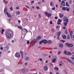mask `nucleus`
Instances as JSON below:
<instances>
[{
  "instance_id": "obj_1",
  "label": "nucleus",
  "mask_w": 74,
  "mask_h": 74,
  "mask_svg": "<svg viewBox=\"0 0 74 74\" xmlns=\"http://www.w3.org/2000/svg\"><path fill=\"white\" fill-rule=\"evenodd\" d=\"M40 39H41V36H38L36 38V39H34L33 40H32V41H34V42H37V41H39Z\"/></svg>"
},
{
  "instance_id": "obj_2",
  "label": "nucleus",
  "mask_w": 74,
  "mask_h": 74,
  "mask_svg": "<svg viewBox=\"0 0 74 74\" xmlns=\"http://www.w3.org/2000/svg\"><path fill=\"white\" fill-rule=\"evenodd\" d=\"M45 15H46L47 17H51L52 16V14L51 13H48V12H46L45 13Z\"/></svg>"
},
{
  "instance_id": "obj_3",
  "label": "nucleus",
  "mask_w": 74,
  "mask_h": 74,
  "mask_svg": "<svg viewBox=\"0 0 74 74\" xmlns=\"http://www.w3.org/2000/svg\"><path fill=\"white\" fill-rule=\"evenodd\" d=\"M6 37L7 38H10L11 37V35L10 34L8 33L6 34Z\"/></svg>"
},
{
  "instance_id": "obj_4",
  "label": "nucleus",
  "mask_w": 74,
  "mask_h": 74,
  "mask_svg": "<svg viewBox=\"0 0 74 74\" xmlns=\"http://www.w3.org/2000/svg\"><path fill=\"white\" fill-rule=\"evenodd\" d=\"M64 21L65 22V21H66V22H69V19L67 18V17H65L64 18Z\"/></svg>"
},
{
  "instance_id": "obj_5",
  "label": "nucleus",
  "mask_w": 74,
  "mask_h": 74,
  "mask_svg": "<svg viewBox=\"0 0 74 74\" xmlns=\"http://www.w3.org/2000/svg\"><path fill=\"white\" fill-rule=\"evenodd\" d=\"M42 41L44 44H47L48 43V40H42Z\"/></svg>"
},
{
  "instance_id": "obj_6",
  "label": "nucleus",
  "mask_w": 74,
  "mask_h": 74,
  "mask_svg": "<svg viewBox=\"0 0 74 74\" xmlns=\"http://www.w3.org/2000/svg\"><path fill=\"white\" fill-rule=\"evenodd\" d=\"M60 5H63V6H65V2L64 1H62L61 2V4Z\"/></svg>"
},
{
  "instance_id": "obj_7",
  "label": "nucleus",
  "mask_w": 74,
  "mask_h": 74,
  "mask_svg": "<svg viewBox=\"0 0 74 74\" xmlns=\"http://www.w3.org/2000/svg\"><path fill=\"white\" fill-rule=\"evenodd\" d=\"M6 14L8 17H9V18H12V16H11V15H10V14H8V12H7Z\"/></svg>"
},
{
  "instance_id": "obj_8",
  "label": "nucleus",
  "mask_w": 74,
  "mask_h": 74,
  "mask_svg": "<svg viewBox=\"0 0 74 74\" xmlns=\"http://www.w3.org/2000/svg\"><path fill=\"white\" fill-rule=\"evenodd\" d=\"M15 56H16V57L18 58H19L20 57V54L18 53H16L15 54Z\"/></svg>"
},
{
  "instance_id": "obj_9",
  "label": "nucleus",
  "mask_w": 74,
  "mask_h": 74,
  "mask_svg": "<svg viewBox=\"0 0 74 74\" xmlns=\"http://www.w3.org/2000/svg\"><path fill=\"white\" fill-rule=\"evenodd\" d=\"M56 59L55 58H54V59H53L52 61V63H55L56 62Z\"/></svg>"
},
{
  "instance_id": "obj_10",
  "label": "nucleus",
  "mask_w": 74,
  "mask_h": 74,
  "mask_svg": "<svg viewBox=\"0 0 74 74\" xmlns=\"http://www.w3.org/2000/svg\"><path fill=\"white\" fill-rule=\"evenodd\" d=\"M25 60H30V57L29 56H27L25 58Z\"/></svg>"
},
{
  "instance_id": "obj_11",
  "label": "nucleus",
  "mask_w": 74,
  "mask_h": 74,
  "mask_svg": "<svg viewBox=\"0 0 74 74\" xmlns=\"http://www.w3.org/2000/svg\"><path fill=\"white\" fill-rule=\"evenodd\" d=\"M50 5L51 7H53V2L51 1L50 2Z\"/></svg>"
},
{
  "instance_id": "obj_12",
  "label": "nucleus",
  "mask_w": 74,
  "mask_h": 74,
  "mask_svg": "<svg viewBox=\"0 0 74 74\" xmlns=\"http://www.w3.org/2000/svg\"><path fill=\"white\" fill-rule=\"evenodd\" d=\"M44 70L45 71L46 70H48V68H47V66H45L44 68Z\"/></svg>"
},
{
  "instance_id": "obj_13",
  "label": "nucleus",
  "mask_w": 74,
  "mask_h": 74,
  "mask_svg": "<svg viewBox=\"0 0 74 74\" xmlns=\"http://www.w3.org/2000/svg\"><path fill=\"white\" fill-rule=\"evenodd\" d=\"M52 43V42L51 40H49L48 41V44H51Z\"/></svg>"
},
{
  "instance_id": "obj_14",
  "label": "nucleus",
  "mask_w": 74,
  "mask_h": 74,
  "mask_svg": "<svg viewBox=\"0 0 74 74\" xmlns=\"http://www.w3.org/2000/svg\"><path fill=\"white\" fill-rule=\"evenodd\" d=\"M21 71L22 73H23V74H24L25 73V69H24V68H23L21 70Z\"/></svg>"
},
{
  "instance_id": "obj_15",
  "label": "nucleus",
  "mask_w": 74,
  "mask_h": 74,
  "mask_svg": "<svg viewBox=\"0 0 74 74\" xmlns=\"http://www.w3.org/2000/svg\"><path fill=\"white\" fill-rule=\"evenodd\" d=\"M73 31H71V32L70 33V36L71 37H73Z\"/></svg>"
},
{
  "instance_id": "obj_16",
  "label": "nucleus",
  "mask_w": 74,
  "mask_h": 74,
  "mask_svg": "<svg viewBox=\"0 0 74 74\" xmlns=\"http://www.w3.org/2000/svg\"><path fill=\"white\" fill-rule=\"evenodd\" d=\"M66 10L67 11H70V8L66 7Z\"/></svg>"
},
{
  "instance_id": "obj_17",
  "label": "nucleus",
  "mask_w": 74,
  "mask_h": 74,
  "mask_svg": "<svg viewBox=\"0 0 74 74\" xmlns=\"http://www.w3.org/2000/svg\"><path fill=\"white\" fill-rule=\"evenodd\" d=\"M60 18H63L64 15L63 14H61L59 15Z\"/></svg>"
},
{
  "instance_id": "obj_18",
  "label": "nucleus",
  "mask_w": 74,
  "mask_h": 74,
  "mask_svg": "<svg viewBox=\"0 0 74 74\" xmlns=\"http://www.w3.org/2000/svg\"><path fill=\"white\" fill-rule=\"evenodd\" d=\"M17 27L18 28H19V29H20V30H22V26H18Z\"/></svg>"
},
{
  "instance_id": "obj_19",
  "label": "nucleus",
  "mask_w": 74,
  "mask_h": 74,
  "mask_svg": "<svg viewBox=\"0 0 74 74\" xmlns=\"http://www.w3.org/2000/svg\"><path fill=\"white\" fill-rule=\"evenodd\" d=\"M63 47V45L62 43H61L60 45V48H62Z\"/></svg>"
},
{
  "instance_id": "obj_20",
  "label": "nucleus",
  "mask_w": 74,
  "mask_h": 74,
  "mask_svg": "<svg viewBox=\"0 0 74 74\" xmlns=\"http://www.w3.org/2000/svg\"><path fill=\"white\" fill-rule=\"evenodd\" d=\"M62 10L64 11H66V8L65 7H63L62 8Z\"/></svg>"
},
{
  "instance_id": "obj_21",
  "label": "nucleus",
  "mask_w": 74,
  "mask_h": 74,
  "mask_svg": "<svg viewBox=\"0 0 74 74\" xmlns=\"http://www.w3.org/2000/svg\"><path fill=\"white\" fill-rule=\"evenodd\" d=\"M66 60H67L69 62H70V63H71V61L70 60V59H69L68 58H66Z\"/></svg>"
},
{
  "instance_id": "obj_22",
  "label": "nucleus",
  "mask_w": 74,
  "mask_h": 74,
  "mask_svg": "<svg viewBox=\"0 0 74 74\" xmlns=\"http://www.w3.org/2000/svg\"><path fill=\"white\" fill-rule=\"evenodd\" d=\"M62 37L64 39H66V35H64Z\"/></svg>"
},
{
  "instance_id": "obj_23",
  "label": "nucleus",
  "mask_w": 74,
  "mask_h": 74,
  "mask_svg": "<svg viewBox=\"0 0 74 74\" xmlns=\"http://www.w3.org/2000/svg\"><path fill=\"white\" fill-rule=\"evenodd\" d=\"M61 34V32H59L58 34V36H60V35Z\"/></svg>"
},
{
  "instance_id": "obj_24",
  "label": "nucleus",
  "mask_w": 74,
  "mask_h": 74,
  "mask_svg": "<svg viewBox=\"0 0 74 74\" xmlns=\"http://www.w3.org/2000/svg\"><path fill=\"white\" fill-rule=\"evenodd\" d=\"M51 31L52 32H55V29L54 28H53L51 29Z\"/></svg>"
},
{
  "instance_id": "obj_25",
  "label": "nucleus",
  "mask_w": 74,
  "mask_h": 74,
  "mask_svg": "<svg viewBox=\"0 0 74 74\" xmlns=\"http://www.w3.org/2000/svg\"><path fill=\"white\" fill-rule=\"evenodd\" d=\"M67 51H65L64 52V54H65V55H68V54H67Z\"/></svg>"
},
{
  "instance_id": "obj_26",
  "label": "nucleus",
  "mask_w": 74,
  "mask_h": 74,
  "mask_svg": "<svg viewBox=\"0 0 74 74\" xmlns=\"http://www.w3.org/2000/svg\"><path fill=\"white\" fill-rule=\"evenodd\" d=\"M7 11V9L6 8H5L4 10V12H6Z\"/></svg>"
},
{
  "instance_id": "obj_27",
  "label": "nucleus",
  "mask_w": 74,
  "mask_h": 74,
  "mask_svg": "<svg viewBox=\"0 0 74 74\" xmlns=\"http://www.w3.org/2000/svg\"><path fill=\"white\" fill-rule=\"evenodd\" d=\"M5 46H6V47H5V49H8V47L7 45H5Z\"/></svg>"
},
{
  "instance_id": "obj_28",
  "label": "nucleus",
  "mask_w": 74,
  "mask_h": 74,
  "mask_svg": "<svg viewBox=\"0 0 74 74\" xmlns=\"http://www.w3.org/2000/svg\"><path fill=\"white\" fill-rule=\"evenodd\" d=\"M69 47H73V45H72L71 44H70Z\"/></svg>"
},
{
  "instance_id": "obj_29",
  "label": "nucleus",
  "mask_w": 74,
  "mask_h": 74,
  "mask_svg": "<svg viewBox=\"0 0 74 74\" xmlns=\"http://www.w3.org/2000/svg\"><path fill=\"white\" fill-rule=\"evenodd\" d=\"M67 40H69L70 39V34H68V36H67Z\"/></svg>"
},
{
  "instance_id": "obj_30",
  "label": "nucleus",
  "mask_w": 74,
  "mask_h": 74,
  "mask_svg": "<svg viewBox=\"0 0 74 74\" xmlns=\"http://www.w3.org/2000/svg\"><path fill=\"white\" fill-rule=\"evenodd\" d=\"M66 5L67 7H69V4L67 2L66 3Z\"/></svg>"
},
{
  "instance_id": "obj_31",
  "label": "nucleus",
  "mask_w": 74,
  "mask_h": 74,
  "mask_svg": "<svg viewBox=\"0 0 74 74\" xmlns=\"http://www.w3.org/2000/svg\"><path fill=\"white\" fill-rule=\"evenodd\" d=\"M70 45V44L69 43H66V46H67V47H69Z\"/></svg>"
},
{
  "instance_id": "obj_32",
  "label": "nucleus",
  "mask_w": 74,
  "mask_h": 74,
  "mask_svg": "<svg viewBox=\"0 0 74 74\" xmlns=\"http://www.w3.org/2000/svg\"><path fill=\"white\" fill-rule=\"evenodd\" d=\"M64 26H66L67 25V22H65L64 23Z\"/></svg>"
},
{
  "instance_id": "obj_33",
  "label": "nucleus",
  "mask_w": 74,
  "mask_h": 74,
  "mask_svg": "<svg viewBox=\"0 0 74 74\" xmlns=\"http://www.w3.org/2000/svg\"><path fill=\"white\" fill-rule=\"evenodd\" d=\"M67 53L68 55H71V53L69 52H68Z\"/></svg>"
},
{
  "instance_id": "obj_34",
  "label": "nucleus",
  "mask_w": 74,
  "mask_h": 74,
  "mask_svg": "<svg viewBox=\"0 0 74 74\" xmlns=\"http://www.w3.org/2000/svg\"><path fill=\"white\" fill-rule=\"evenodd\" d=\"M42 42H42V41H40L39 44H42Z\"/></svg>"
},
{
  "instance_id": "obj_35",
  "label": "nucleus",
  "mask_w": 74,
  "mask_h": 74,
  "mask_svg": "<svg viewBox=\"0 0 74 74\" xmlns=\"http://www.w3.org/2000/svg\"><path fill=\"white\" fill-rule=\"evenodd\" d=\"M56 28L57 29H59L60 28V27L59 26L57 25Z\"/></svg>"
},
{
  "instance_id": "obj_36",
  "label": "nucleus",
  "mask_w": 74,
  "mask_h": 74,
  "mask_svg": "<svg viewBox=\"0 0 74 74\" xmlns=\"http://www.w3.org/2000/svg\"><path fill=\"white\" fill-rule=\"evenodd\" d=\"M58 22H61L62 21V20H61L60 19H58Z\"/></svg>"
},
{
  "instance_id": "obj_37",
  "label": "nucleus",
  "mask_w": 74,
  "mask_h": 74,
  "mask_svg": "<svg viewBox=\"0 0 74 74\" xmlns=\"http://www.w3.org/2000/svg\"><path fill=\"white\" fill-rule=\"evenodd\" d=\"M60 41H61V42H65V41L63 40H61Z\"/></svg>"
},
{
  "instance_id": "obj_38",
  "label": "nucleus",
  "mask_w": 74,
  "mask_h": 74,
  "mask_svg": "<svg viewBox=\"0 0 74 74\" xmlns=\"http://www.w3.org/2000/svg\"><path fill=\"white\" fill-rule=\"evenodd\" d=\"M72 3V0H70L69 2V4H71Z\"/></svg>"
},
{
  "instance_id": "obj_39",
  "label": "nucleus",
  "mask_w": 74,
  "mask_h": 74,
  "mask_svg": "<svg viewBox=\"0 0 74 74\" xmlns=\"http://www.w3.org/2000/svg\"><path fill=\"white\" fill-rule=\"evenodd\" d=\"M17 15H19L20 14V12H19V11L17 12Z\"/></svg>"
},
{
  "instance_id": "obj_40",
  "label": "nucleus",
  "mask_w": 74,
  "mask_h": 74,
  "mask_svg": "<svg viewBox=\"0 0 74 74\" xmlns=\"http://www.w3.org/2000/svg\"><path fill=\"white\" fill-rule=\"evenodd\" d=\"M10 10L11 11H13V9L12 8V7L10 8Z\"/></svg>"
},
{
  "instance_id": "obj_41",
  "label": "nucleus",
  "mask_w": 74,
  "mask_h": 74,
  "mask_svg": "<svg viewBox=\"0 0 74 74\" xmlns=\"http://www.w3.org/2000/svg\"><path fill=\"white\" fill-rule=\"evenodd\" d=\"M26 7V8H28V9H30V8L28 6L26 5L25 6Z\"/></svg>"
},
{
  "instance_id": "obj_42",
  "label": "nucleus",
  "mask_w": 74,
  "mask_h": 74,
  "mask_svg": "<svg viewBox=\"0 0 74 74\" xmlns=\"http://www.w3.org/2000/svg\"><path fill=\"white\" fill-rule=\"evenodd\" d=\"M38 4H39V5H40V4H41V2H38Z\"/></svg>"
},
{
  "instance_id": "obj_43",
  "label": "nucleus",
  "mask_w": 74,
  "mask_h": 74,
  "mask_svg": "<svg viewBox=\"0 0 74 74\" xmlns=\"http://www.w3.org/2000/svg\"><path fill=\"white\" fill-rule=\"evenodd\" d=\"M23 54H22L21 55V56H22V58L21 59H23Z\"/></svg>"
},
{
  "instance_id": "obj_44",
  "label": "nucleus",
  "mask_w": 74,
  "mask_h": 74,
  "mask_svg": "<svg viewBox=\"0 0 74 74\" xmlns=\"http://www.w3.org/2000/svg\"><path fill=\"white\" fill-rule=\"evenodd\" d=\"M52 10H55V8L54 7L52 8Z\"/></svg>"
},
{
  "instance_id": "obj_45",
  "label": "nucleus",
  "mask_w": 74,
  "mask_h": 74,
  "mask_svg": "<svg viewBox=\"0 0 74 74\" xmlns=\"http://www.w3.org/2000/svg\"><path fill=\"white\" fill-rule=\"evenodd\" d=\"M58 25H60V22H59V21L57 23Z\"/></svg>"
},
{
  "instance_id": "obj_46",
  "label": "nucleus",
  "mask_w": 74,
  "mask_h": 74,
  "mask_svg": "<svg viewBox=\"0 0 74 74\" xmlns=\"http://www.w3.org/2000/svg\"><path fill=\"white\" fill-rule=\"evenodd\" d=\"M60 53H61V52L60 51L58 52V55H60Z\"/></svg>"
},
{
  "instance_id": "obj_47",
  "label": "nucleus",
  "mask_w": 74,
  "mask_h": 74,
  "mask_svg": "<svg viewBox=\"0 0 74 74\" xmlns=\"http://www.w3.org/2000/svg\"><path fill=\"white\" fill-rule=\"evenodd\" d=\"M65 33V34H67V31L66 30Z\"/></svg>"
},
{
  "instance_id": "obj_48",
  "label": "nucleus",
  "mask_w": 74,
  "mask_h": 74,
  "mask_svg": "<svg viewBox=\"0 0 74 74\" xmlns=\"http://www.w3.org/2000/svg\"><path fill=\"white\" fill-rule=\"evenodd\" d=\"M34 45H35V43L33 44V45H32L31 47H33V46H34Z\"/></svg>"
},
{
  "instance_id": "obj_49",
  "label": "nucleus",
  "mask_w": 74,
  "mask_h": 74,
  "mask_svg": "<svg viewBox=\"0 0 74 74\" xmlns=\"http://www.w3.org/2000/svg\"><path fill=\"white\" fill-rule=\"evenodd\" d=\"M20 53H21V55H22V54H23V53L22 52V51H21L20 52Z\"/></svg>"
},
{
  "instance_id": "obj_50",
  "label": "nucleus",
  "mask_w": 74,
  "mask_h": 74,
  "mask_svg": "<svg viewBox=\"0 0 74 74\" xmlns=\"http://www.w3.org/2000/svg\"><path fill=\"white\" fill-rule=\"evenodd\" d=\"M36 8L37 9H40V7H38V6H36Z\"/></svg>"
},
{
  "instance_id": "obj_51",
  "label": "nucleus",
  "mask_w": 74,
  "mask_h": 74,
  "mask_svg": "<svg viewBox=\"0 0 74 74\" xmlns=\"http://www.w3.org/2000/svg\"><path fill=\"white\" fill-rule=\"evenodd\" d=\"M55 18L56 19H58V17L57 16H56L55 17Z\"/></svg>"
},
{
  "instance_id": "obj_52",
  "label": "nucleus",
  "mask_w": 74,
  "mask_h": 74,
  "mask_svg": "<svg viewBox=\"0 0 74 74\" xmlns=\"http://www.w3.org/2000/svg\"><path fill=\"white\" fill-rule=\"evenodd\" d=\"M64 72H65V73H66V74H67V72H66V70L64 69Z\"/></svg>"
},
{
  "instance_id": "obj_53",
  "label": "nucleus",
  "mask_w": 74,
  "mask_h": 74,
  "mask_svg": "<svg viewBox=\"0 0 74 74\" xmlns=\"http://www.w3.org/2000/svg\"><path fill=\"white\" fill-rule=\"evenodd\" d=\"M29 43H30V42H29V41H27V44H29Z\"/></svg>"
},
{
  "instance_id": "obj_54",
  "label": "nucleus",
  "mask_w": 74,
  "mask_h": 74,
  "mask_svg": "<svg viewBox=\"0 0 74 74\" xmlns=\"http://www.w3.org/2000/svg\"><path fill=\"white\" fill-rule=\"evenodd\" d=\"M50 65H51V66H53V64H52L50 63Z\"/></svg>"
},
{
  "instance_id": "obj_55",
  "label": "nucleus",
  "mask_w": 74,
  "mask_h": 74,
  "mask_svg": "<svg viewBox=\"0 0 74 74\" xmlns=\"http://www.w3.org/2000/svg\"><path fill=\"white\" fill-rule=\"evenodd\" d=\"M71 63L73 64V65H74V62H72L71 61Z\"/></svg>"
},
{
  "instance_id": "obj_56",
  "label": "nucleus",
  "mask_w": 74,
  "mask_h": 74,
  "mask_svg": "<svg viewBox=\"0 0 74 74\" xmlns=\"http://www.w3.org/2000/svg\"><path fill=\"white\" fill-rule=\"evenodd\" d=\"M2 32H4V29H2Z\"/></svg>"
},
{
  "instance_id": "obj_57",
  "label": "nucleus",
  "mask_w": 74,
  "mask_h": 74,
  "mask_svg": "<svg viewBox=\"0 0 74 74\" xmlns=\"http://www.w3.org/2000/svg\"><path fill=\"white\" fill-rule=\"evenodd\" d=\"M50 24L52 25V21H50Z\"/></svg>"
},
{
  "instance_id": "obj_58",
  "label": "nucleus",
  "mask_w": 74,
  "mask_h": 74,
  "mask_svg": "<svg viewBox=\"0 0 74 74\" xmlns=\"http://www.w3.org/2000/svg\"><path fill=\"white\" fill-rule=\"evenodd\" d=\"M39 18L40 19V18H41V15L39 14Z\"/></svg>"
},
{
  "instance_id": "obj_59",
  "label": "nucleus",
  "mask_w": 74,
  "mask_h": 74,
  "mask_svg": "<svg viewBox=\"0 0 74 74\" xmlns=\"http://www.w3.org/2000/svg\"><path fill=\"white\" fill-rule=\"evenodd\" d=\"M25 65H26V66H27V62H26L25 63Z\"/></svg>"
},
{
  "instance_id": "obj_60",
  "label": "nucleus",
  "mask_w": 74,
  "mask_h": 74,
  "mask_svg": "<svg viewBox=\"0 0 74 74\" xmlns=\"http://www.w3.org/2000/svg\"><path fill=\"white\" fill-rule=\"evenodd\" d=\"M58 40H60V38H59V36H58Z\"/></svg>"
},
{
  "instance_id": "obj_61",
  "label": "nucleus",
  "mask_w": 74,
  "mask_h": 74,
  "mask_svg": "<svg viewBox=\"0 0 74 74\" xmlns=\"http://www.w3.org/2000/svg\"><path fill=\"white\" fill-rule=\"evenodd\" d=\"M53 49H58V48L57 47H55L54 48H53Z\"/></svg>"
},
{
  "instance_id": "obj_62",
  "label": "nucleus",
  "mask_w": 74,
  "mask_h": 74,
  "mask_svg": "<svg viewBox=\"0 0 74 74\" xmlns=\"http://www.w3.org/2000/svg\"><path fill=\"white\" fill-rule=\"evenodd\" d=\"M34 1H32L31 2V3H34Z\"/></svg>"
},
{
  "instance_id": "obj_63",
  "label": "nucleus",
  "mask_w": 74,
  "mask_h": 74,
  "mask_svg": "<svg viewBox=\"0 0 74 74\" xmlns=\"http://www.w3.org/2000/svg\"><path fill=\"white\" fill-rule=\"evenodd\" d=\"M26 71H27V72H28V71H29V69H26Z\"/></svg>"
},
{
  "instance_id": "obj_64",
  "label": "nucleus",
  "mask_w": 74,
  "mask_h": 74,
  "mask_svg": "<svg viewBox=\"0 0 74 74\" xmlns=\"http://www.w3.org/2000/svg\"><path fill=\"white\" fill-rule=\"evenodd\" d=\"M19 7H17L16 8V9H19Z\"/></svg>"
}]
</instances>
